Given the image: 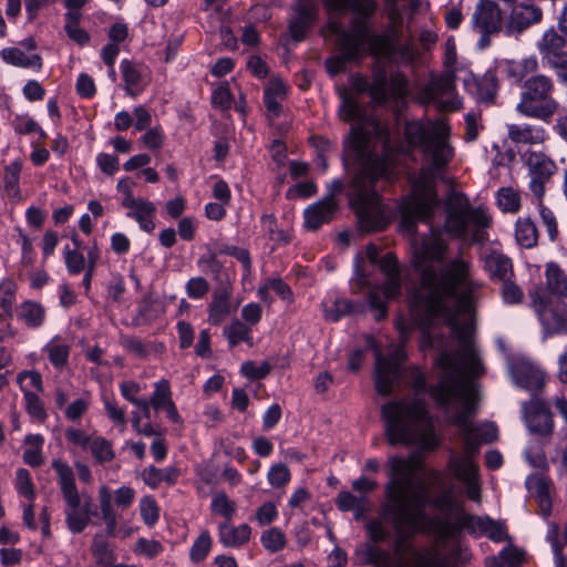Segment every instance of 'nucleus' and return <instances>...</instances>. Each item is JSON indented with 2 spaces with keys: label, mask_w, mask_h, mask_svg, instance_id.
Here are the masks:
<instances>
[{
  "label": "nucleus",
  "mask_w": 567,
  "mask_h": 567,
  "mask_svg": "<svg viewBox=\"0 0 567 567\" xmlns=\"http://www.w3.org/2000/svg\"><path fill=\"white\" fill-rule=\"evenodd\" d=\"M447 249L441 230L431 227V235L414 247L411 258L419 277L409 291L411 302L432 317H456L460 311H468L483 286L470 278V264L464 259L454 258L443 266Z\"/></svg>",
  "instance_id": "nucleus-1"
},
{
  "label": "nucleus",
  "mask_w": 567,
  "mask_h": 567,
  "mask_svg": "<svg viewBox=\"0 0 567 567\" xmlns=\"http://www.w3.org/2000/svg\"><path fill=\"white\" fill-rule=\"evenodd\" d=\"M344 143L355 153L360 166L349 193L358 225L365 233L383 230L388 220L378 184L398 178L396 153L390 134L379 125L374 127V136L362 126H352Z\"/></svg>",
  "instance_id": "nucleus-2"
},
{
  "label": "nucleus",
  "mask_w": 567,
  "mask_h": 567,
  "mask_svg": "<svg viewBox=\"0 0 567 567\" xmlns=\"http://www.w3.org/2000/svg\"><path fill=\"white\" fill-rule=\"evenodd\" d=\"M538 61L528 56L506 63V75L514 84L519 85V101L516 112L526 117L550 123L559 110L555 97V83L550 76L538 73Z\"/></svg>",
  "instance_id": "nucleus-3"
},
{
  "label": "nucleus",
  "mask_w": 567,
  "mask_h": 567,
  "mask_svg": "<svg viewBox=\"0 0 567 567\" xmlns=\"http://www.w3.org/2000/svg\"><path fill=\"white\" fill-rule=\"evenodd\" d=\"M381 417L390 445L420 444L427 451L439 446L432 427L423 429L431 417L422 399L389 401L381 406Z\"/></svg>",
  "instance_id": "nucleus-4"
},
{
  "label": "nucleus",
  "mask_w": 567,
  "mask_h": 567,
  "mask_svg": "<svg viewBox=\"0 0 567 567\" xmlns=\"http://www.w3.org/2000/svg\"><path fill=\"white\" fill-rule=\"evenodd\" d=\"M444 231L454 238L466 239L472 244L487 240L486 228L492 218L482 208H473L467 196L451 189L444 200Z\"/></svg>",
  "instance_id": "nucleus-5"
},
{
  "label": "nucleus",
  "mask_w": 567,
  "mask_h": 567,
  "mask_svg": "<svg viewBox=\"0 0 567 567\" xmlns=\"http://www.w3.org/2000/svg\"><path fill=\"white\" fill-rule=\"evenodd\" d=\"M52 468L58 474L59 486L66 505L65 524L72 534H80L90 524L91 516L96 515V511L93 509V499L90 495L81 497L73 470L69 464L61 460H53Z\"/></svg>",
  "instance_id": "nucleus-6"
},
{
  "label": "nucleus",
  "mask_w": 567,
  "mask_h": 567,
  "mask_svg": "<svg viewBox=\"0 0 567 567\" xmlns=\"http://www.w3.org/2000/svg\"><path fill=\"white\" fill-rule=\"evenodd\" d=\"M441 362L445 369L453 371L444 373L439 382L430 389H427L424 373L415 367L410 369L408 379L416 395L429 393L437 406L449 409L454 401L462 398L463 384L458 377L457 362L449 355H444Z\"/></svg>",
  "instance_id": "nucleus-7"
},
{
  "label": "nucleus",
  "mask_w": 567,
  "mask_h": 567,
  "mask_svg": "<svg viewBox=\"0 0 567 567\" xmlns=\"http://www.w3.org/2000/svg\"><path fill=\"white\" fill-rule=\"evenodd\" d=\"M328 11L351 12L350 29H344L338 23H331L332 33L349 34V38L355 39L367 45L373 41L372 18L378 10L377 0H323Z\"/></svg>",
  "instance_id": "nucleus-8"
},
{
  "label": "nucleus",
  "mask_w": 567,
  "mask_h": 567,
  "mask_svg": "<svg viewBox=\"0 0 567 567\" xmlns=\"http://www.w3.org/2000/svg\"><path fill=\"white\" fill-rule=\"evenodd\" d=\"M413 508L404 502V496H399L395 501H390L381 505L380 514L383 518H394L402 522L414 534H425L434 529L437 517H430L426 514L427 496L422 493H413L411 496Z\"/></svg>",
  "instance_id": "nucleus-9"
},
{
  "label": "nucleus",
  "mask_w": 567,
  "mask_h": 567,
  "mask_svg": "<svg viewBox=\"0 0 567 567\" xmlns=\"http://www.w3.org/2000/svg\"><path fill=\"white\" fill-rule=\"evenodd\" d=\"M385 280L383 286L373 287L367 295V305L370 310L374 311L377 321L384 319L388 315L386 301L395 299L401 295V274L396 257L393 252H386L382 256L378 264Z\"/></svg>",
  "instance_id": "nucleus-10"
},
{
  "label": "nucleus",
  "mask_w": 567,
  "mask_h": 567,
  "mask_svg": "<svg viewBox=\"0 0 567 567\" xmlns=\"http://www.w3.org/2000/svg\"><path fill=\"white\" fill-rule=\"evenodd\" d=\"M539 292H529L530 306L542 324L543 338L567 333V302L542 298Z\"/></svg>",
  "instance_id": "nucleus-11"
},
{
  "label": "nucleus",
  "mask_w": 567,
  "mask_h": 567,
  "mask_svg": "<svg viewBox=\"0 0 567 567\" xmlns=\"http://www.w3.org/2000/svg\"><path fill=\"white\" fill-rule=\"evenodd\" d=\"M408 358L403 346H395L386 355L375 352L374 385L382 396L392 393L395 384L403 377V363Z\"/></svg>",
  "instance_id": "nucleus-12"
},
{
  "label": "nucleus",
  "mask_w": 567,
  "mask_h": 567,
  "mask_svg": "<svg viewBox=\"0 0 567 567\" xmlns=\"http://www.w3.org/2000/svg\"><path fill=\"white\" fill-rule=\"evenodd\" d=\"M505 27L499 6L493 0H481L472 16L473 31L480 34L477 48L489 47L491 38L498 34Z\"/></svg>",
  "instance_id": "nucleus-13"
},
{
  "label": "nucleus",
  "mask_w": 567,
  "mask_h": 567,
  "mask_svg": "<svg viewBox=\"0 0 567 567\" xmlns=\"http://www.w3.org/2000/svg\"><path fill=\"white\" fill-rule=\"evenodd\" d=\"M440 206V198L434 188L425 187L416 196L400 207L401 224L414 231L417 221H429Z\"/></svg>",
  "instance_id": "nucleus-14"
},
{
  "label": "nucleus",
  "mask_w": 567,
  "mask_h": 567,
  "mask_svg": "<svg viewBox=\"0 0 567 567\" xmlns=\"http://www.w3.org/2000/svg\"><path fill=\"white\" fill-rule=\"evenodd\" d=\"M451 127L443 121L432 126V140L423 148V153L431 159L433 172L442 171L454 157V148L449 142Z\"/></svg>",
  "instance_id": "nucleus-15"
},
{
  "label": "nucleus",
  "mask_w": 567,
  "mask_h": 567,
  "mask_svg": "<svg viewBox=\"0 0 567 567\" xmlns=\"http://www.w3.org/2000/svg\"><path fill=\"white\" fill-rule=\"evenodd\" d=\"M524 158L530 177L528 185L529 190L536 199L544 198L545 185L556 173L557 166L555 162L543 152H526Z\"/></svg>",
  "instance_id": "nucleus-16"
},
{
  "label": "nucleus",
  "mask_w": 567,
  "mask_h": 567,
  "mask_svg": "<svg viewBox=\"0 0 567 567\" xmlns=\"http://www.w3.org/2000/svg\"><path fill=\"white\" fill-rule=\"evenodd\" d=\"M337 37V48L339 53L326 60L327 72L334 76L346 71L347 63L360 61L368 52V45L355 39L349 38V34L334 33Z\"/></svg>",
  "instance_id": "nucleus-17"
},
{
  "label": "nucleus",
  "mask_w": 567,
  "mask_h": 567,
  "mask_svg": "<svg viewBox=\"0 0 567 567\" xmlns=\"http://www.w3.org/2000/svg\"><path fill=\"white\" fill-rule=\"evenodd\" d=\"M508 372L513 383L536 395L545 385V373L532 361L525 358L508 360Z\"/></svg>",
  "instance_id": "nucleus-18"
},
{
  "label": "nucleus",
  "mask_w": 567,
  "mask_h": 567,
  "mask_svg": "<svg viewBox=\"0 0 567 567\" xmlns=\"http://www.w3.org/2000/svg\"><path fill=\"white\" fill-rule=\"evenodd\" d=\"M525 487L538 506V514L547 519L553 512V501L556 496L554 481L544 472L529 474L525 480Z\"/></svg>",
  "instance_id": "nucleus-19"
},
{
  "label": "nucleus",
  "mask_w": 567,
  "mask_h": 567,
  "mask_svg": "<svg viewBox=\"0 0 567 567\" xmlns=\"http://www.w3.org/2000/svg\"><path fill=\"white\" fill-rule=\"evenodd\" d=\"M523 417L532 433L543 436L554 431L553 414L545 401L533 395L529 401L522 404Z\"/></svg>",
  "instance_id": "nucleus-20"
},
{
  "label": "nucleus",
  "mask_w": 567,
  "mask_h": 567,
  "mask_svg": "<svg viewBox=\"0 0 567 567\" xmlns=\"http://www.w3.org/2000/svg\"><path fill=\"white\" fill-rule=\"evenodd\" d=\"M293 11L288 30L295 42H301L318 18V6L313 0H298Z\"/></svg>",
  "instance_id": "nucleus-21"
},
{
  "label": "nucleus",
  "mask_w": 567,
  "mask_h": 567,
  "mask_svg": "<svg viewBox=\"0 0 567 567\" xmlns=\"http://www.w3.org/2000/svg\"><path fill=\"white\" fill-rule=\"evenodd\" d=\"M529 292H539L542 298L565 300L567 298V274L555 261L545 266V285H537Z\"/></svg>",
  "instance_id": "nucleus-22"
},
{
  "label": "nucleus",
  "mask_w": 567,
  "mask_h": 567,
  "mask_svg": "<svg viewBox=\"0 0 567 567\" xmlns=\"http://www.w3.org/2000/svg\"><path fill=\"white\" fill-rule=\"evenodd\" d=\"M390 480L384 486L386 502L395 501L403 495L410 482L412 466L410 461L401 456H391L388 461Z\"/></svg>",
  "instance_id": "nucleus-23"
},
{
  "label": "nucleus",
  "mask_w": 567,
  "mask_h": 567,
  "mask_svg": "<svg viewBox=\"0 0 567 567\" xmlns=\"http://www.w3.org/2000/svg\"><path fill=\"white\" fill-rule=\"evenodd\" d=\"M543 11L539 7L520 2L512 8L511 14L505 22L507 35L520 34L530 25L540 22Z\"/></svg>",
  "instance_id": "nucleus-24"
},
{
  "label": "nucleus",
  "mask_w": 567,
  "mask_h": 567,
  "mask_svg": "<svg viewBox=\"0 0 567 567\" xmlns=\"http://www.w3.org/2000/svg\"><path fill=\"white\" fill-rule=\"evenodd\" d=\"M368 50L373 55L396 54L404 64L413 63L417 56V51L411 44L395 45L386 34H373Z\"/></svg>",
  "instance_id": "nucleus-25"
},
{
  "label": "nucleus",
  "mask_w": 567,
  "mask_h": 567,
  "mask_svg": "<svg viewBox=\"0 0 567 567\" xmlns=\"http://www.w3.org/2000/svg\"><path fill=\"white\" fill-rule=\"evenodd\" d=\"M122 206L128 209L126 216L136 220L142 230L152 233L155 229L154 216L156 214V206L154 203L137 197V199L127 198L122 200Z\"/></svg>",
  "instance_id": "nucleus-26"
},
{
  "label": "nucleus",
  "mask_w": 567,
  "mask_h": 567,
  "mask_svg": "<svg viewBox=\"0 0 567 567\" xmlns=\"http://www.w3.org/2000/svg\"><path fill=\"white\" fill-rule=\"evenodd\" d=\"M447 466L456 478L464 481L468 485V497L472 501H478L477 466L466 458L455 457L454 455L450 457Z\"/></svg>",
  "instance_id": "nucleus-27"
},
{
  "label": "nucleus",
  "mask_w": 567,
  "mask_h": 567,
  "mask_svg": "<svg viewBox=\"0 0 567 567\" xmlns=\"http://www.w3.org/2000/svg\"><path fill=\"white\" fill-rule=\"evenodd\" d=\"M337 203L331 197L321 200L305 209V224L308 229L318 230L323 224L330 223L337 212Z\"/></svg>",
  "instance_id": "nucleus-28"
},
{
  "label": "nucleus",
  "mask_w": 567,
  "mask_h": 567,
  "mask_svg": "<svg viewBox=\"0 0 567 567\" xmlns=\"http://www.w3.org/2000/svg\"><path fill=\"white\" fill-rule=\"evenodd\" d=\"M484 269L494 282H502L514 277L512 259L497 250H492L484 257Z\"/></svg>",
  "instance_id": "nucleus-29"
},
{
  "label": "nucleus",
  "mask_w": 567,
  "mask_h": 567,
  "mask_svg": "<svg viewBox=\"0 0 567 567\" xmlns=\"http://www.w3.org/2000/svg\"><path fill=\"white\" fill-rule=\"evenodd\" d=\"M434 530H436L443 539L457 538L463 530L475 534V516L462 512L457 515L456 522L439 518Z\"/></svg>",
  "instance_id": "nucleus-30"
},
{
  "label": "nucleus",
  "mask_w": 567,
  "mask_h": 567,
  "mask_svg": "<svg viewBox=\"0 0 567 567\" xmlns=\"http://www.w3.org/2000/svg\"><path fill=\"white\" fill-rule=\"evenodd\" d=\"M250 535L251 528L248 524H241L239 526H233L228 522L218 524L219 542L225 547H240L250 539Z\"/></svg>",
  "instance_id": "nucleus-31"
},
{
  "label": "nucleus",
  "mask_w": 567,
  "mask_h": 567,
  "mask_svg": "<svg viewBox=\"0 0 567 567\" xmlns=\"http://www.w3.org/2000/svg\"><path fill=\"white\" fill-rule=\"evenodd\" d=\"M231 288L221 286L213 295V301L208 307V321L213 326H219L230 313L229 298Z\"/></svg>",
  "instance_id": "nucleus-32"
},
{
  "label": "nucleus",
  "mask_w": 567,
  "mask_h": 567,
  "mask_svg": "<svg viewBox=\"0 0 567 567\" xmlns=\"http://www.w3.org/2000/svg\"><path fill=\"white\" fill-rule=\"evenodd\" d=\"M365 311V303L351 301L346 298H337L330 307L324 308V318L328 321L337 322L341 318L351 315H361Z\"/></svg>",
  "instance_id": "nucleus-33"
},
{
  "label": "nucleus",
  "mask_w": 567,
  "mask_h": 567,
  "mask_svg": "<svg viewBox=\"0 0 567 567\" xmlns=\"http://www.w3.org/2000/svg\"><path fill=\"white\" fill-rule=\"evenodd\" d=\"M539 231L529 217H519L515 223V240L522 247L530 249L537 246Z\"/></svg>",
  "instance_id": "nucleus-34"
},
{
  "label": "nucleus",
  "mask_w": 567,
  "mask_h": 567,
  "mask_svg": "<svg viewBox=\"0 0 567 567\" xmlns=\"http://www.w3.org/2000/svg\"><path fill=\"white\" fill-rule=\"evenodd\" d=\"M102 519L106 526V534L109 536H115L117 527V514L112 505V492L106 485H102L99 488L97 494Z\"/></svg>",
  "instance_id": "nucleus-35"
},
{
  "label": "nucleus",
  "mask_w": 567,
  "mask_h": 567,
  "mask_svg": "<svg viewBox=\"0 0 567 567\" xmlns=\"http://www.w3.org/2000/svg\"><path fill=\"white\" fill-rule=\"evenodd\" d=\"M455 78L454 71L449 70L432 79L424 91L427 99L435 101L441 96L452 95L455 91Z\"/></svg>",
  "instance_id": "nucleus-36"
},
{
  "label": "nucleus",
  "mask_w": 567,
  "mask_h": 567,
  "mask_svg": "<svg viewBox=\"0 0 567 567\" xmlns=\"http://www.w3.org/2000/svg\"><path fill=\"white\" fill-rule=\"evenodd\" d=\"M566 39L558 34L554 29L546 31L538 43L539 53L543 63L560 53H565Z\"/></svg>",
  "instance_id": "nucleus-37"
},
{
  "label": "nucleus",
  "mask_w": 567,
  "mask_h": 567,
  "mask_svg": "<svg viewBox=\"0 0 567 567\" xmlns=\"http://www.w3.org/2000/svg\"><path fill=\"white\" fill-rule=\"evenodd\" d=\"M1 59L10 65L18 68H34L40 70L42 68V58L39 54L27 56L24 52L18 48H4L0 52Z\"/></svg>",
  "instance_id": "nucleus-38"
},
{
  "label": "nucleus",
  "mask_w": 567,
  "mask_h": 567,
  "mask_svg": "<svg viewBox=\"0 0 567 567\" xmlns=\"http://www.w3.org/2000/svg\"><path fill=\"white\" fill-rule=\"evenodd\" d=\"M179 476V471L176 467L158 468L150 465L143 472V481L151 488H157L162 482L175 484Z\"/></svg>",
  "instance_id": "nucleus-39"
},
{
  "label": "nucleus",
  "mask_w": 567,
  "mask_h": 567,
  "mask_svg": "<svg viewBox=\"0 0 567 567\" xmlns=\"http://www.w3.org/2000/svg\"><path fill=\"white\" fill-rule=\"evenodd\" d=\"M404 136L412 148H424L432 140V128H426L419 121L406 122L404 126Z\"/></svg>",
  "instance_id": "nucleus-40"
},
{
  "label": "nucleus",
  "mask_w": 567,
  "mask_h": 567,
  "mask_svg": "<svg viewBox=\"0 0 567 567\" xmlns=\"http://www.w3.org/2000/svg\"><path fill=\"white\" fill-rule=\"evenodd\" d=\"M453 328L455 331L460 332V341L467 369L474 377H480L484 371V367L473 342L460 331L461 328L457 323H455Z\"/></svg>",
  "instance_id": "nucleus-41"
},
{
  "label": "nucleus",
  "mask_w": 567,
  "mask_h": 567,
  "mask_svg": "<svg viewBox=\"0 0 567 567\" xmlns=\"http://www.w3.org/2000/svg\"><path fill=\"white\" fill-rule=\"evenodd\" d=\"M370 97L377 104H383L389 99V76L384 68H377L372 72Z\"/></svg>",
  "instance_id": "nucleus-42"
},
{
  "label": "nucleus",
  "mask_w": 567,
  "mask_h": 567,
  "mask_svg": "<svg viewBox=\"0 0 567 567\" xmlns=\"http://www.w3.org/2000/svg\"><path fill=\"white\" fill-rule=\"evenodd\" d=\"M336 505L342 512H354L355 519H359L368 509L369 502L364 496H355L348 491H342L336 498Z\"/></svg>",
  "instance_id": "nucleus-43"
},
{
  "label": "nucleus",
  "mask_w": 567,
  "mask_h": 567,
  "mask_svg": "<svg viewBox=\"0 0 567 567\" xmlns=\"http://www.w3.org/2000/svg\"><path fill=\"white\" fill-rule=\"evenodd\" d=\"M508 137L514 143L535 144L544 140V130L532 125H508Z\"/></svg>",
  "instance_id": "nucleus-44"
},
{
  "label": "nucleus",
  "mask_w": 567,
  "mask_h": 567,
  "mask_svg": "<svg viewBox=\"0 0 567 567\" xmlns=\"http://www.w3.org/2000/svg\"><path fill=\"white\" fill-rule=\"evenodd\" d=\"M460 402H463L462 409H460L450 419V422L457 427L462 432H468L472 430L473 425L471 424L470 420L474 414V403L465 396V392L463 391L462 398L454 401L453 405L449 409H444L445 411H449L451 409H454Z\"/></svg>",
  "instance_id": "nucleus-45"
},
{
  "label": "nucleus",
  "mask_w": 567,
  "mask_h": 567,
  "mask_svg": "<svg viewBox=\"0 0 567 567\" xmlns=\"http://www.w3.org/2000/svg\"><path fill=\"white\" fill-rule=\"evenodd\" d=\"M121 71L126 94L135 97L137 95L135 89L142 83V66L125 59L121 62Z\"/></svg>",
  "instance_id": "nucleus-46"
},
{
  "label": "nucleus",
  "mask_w": 567,
  "mask_h": 567,
  "mask_svg": "<svg viewBox=\"0 0 567 567\" xmlns=\"http://www.w3.org/2000/svg\"><path fill=\"white\" fill-rule=\"evenodd\" d=\"M477 95L482 102L492 103L498 91V79L495 71L488 70L477 81Z\"/></svg>",
  "instance_id": "nucleus-47"
},
{
  "label": "nucleus",
  "mask_w": 567,
  "mask_h": 567,
  "mask_svg": "<svg viewBox=\"0 0 567 567\" xmlns=\"http://www.w3.org/2000/svg\"><path fill=\"white\" fill-rule=\"evenodd\" d=\"M560 527L556 522H549L547 524V533L545 539L549 543L554 557V565L557 567L564 566V547L565 543L559 539Z\"/></svg>",
  "instance_id": "nucleus-48"
},
{
  "label": "nucleus",
  "mask_w": 567,
  "mask_h": 567,
  "mask_svg": "<svg viewBox=\"0 0 567 567\" xmlns=\"http://www.w3.org/2000/svg\"><path fill=\"white\" fill-rule=\"evenodd\" d=\"M477 529L495 543L503 542L507 538L504 526L488 516H475V532Z\"/></svg>",
  "instance_id": "nucleus-49"
},
{
  "label": "nucleus",
  "mask_w": 567,
  "mask_h": 567,
  "mask_svg": "<svg viewBox=\"0 0 567 567\" xmlns=\"http://www.w3.org/2000/svg\"><path fill=\"white\" fill-rule=\"evenodd\" d=\"M385 522L390 523L396 534V537L393 542V551L398 557H403L406 551V544L413 539L416 535L413 530H410L402 522L394 518H383Z\"/></svg>",
  "instance_id": "nucleus-50"
},
{
  "label": "nucleus",
  "mask_w": 567,
  "mask_h": 567,
  "mask_svg": "<svg viewBox=\"0 0 567 567\" xmlns=\"http://www.w3.org/2000/svg\"><path fill=\"white\" fill-rule=\"evenodd\" d=\"M497 205L504 213L515 214L520 209L519 192L513 187H502L496 194Z\"/></svg>",
  "instance_id": "nucleus-51"
},
{
  "label": "nucleus",
  "mask_w": 567,
  "mask_h": 567,
  "mask_svg": "<svg viewBox=\"0 0 567 567\" xmlns=\"http://www.w3.org/2000/svg\"><path fill=\"white\" fill-rule=\"evenodd\" d=\"M22 169V161L16 159L9 165L4 167V188L8 192L9 196L13 198L20 197V174Z\"/></svg>",
  "instance_id": "nucleus-52"
},
{
  "label": "nucleus",
  "mask_w": 567,
  "mask_h": 567,
  "mask_svg": "<svg viewBox=\"0 0 567 567\" xmlns=\"http://www.w3.org/2000/svg\"><path fill=\"white\" fill-rule=\"evenodd\" d=\"M91 550L97 567H112L115 561L113 549L99 535L94 537Z\"/></svg>",
  "instance_id": "nucleus-53"
},
{
  "label": "nucleus",
  "mask_w": 567,
  "mask_h": 567,
  "mask_svg": "<svg viewBox=\"0 0 567 567\" xmlns=\"http://www.w3.org/2000/svg\"><path fill=\"white\" fill-rule=\"evenodd\" d=\"M251 329L240 320H234L230 326L224 328V336L227 338L230 347H236L241 341L252 344L250 336Z\"/></svg>",
  "instance_id": "nucleus-54"
},
{
  "label": "nucleus",
  "mask_w": 567,
  "mask_h": 567,
  "mask_svg": "<svg viewBox=\"0 0 567 567\" xmlns=\"http://www.w3.org/2000/svg\"><path fill=\"white\" fill-rule=\"evenodd\" d=\"M19 317L28 327L38 328L43 323L44 309L38 302L25 301L21 306Z\"/></svg>",
  "instance_id": "nucleus-55"
},
{
  "label": "nucleus",
  "mask_w": 567,
  "mask_h": 567,
  "mask_svg": "<svg viewBox=\"0 0 567 567\" xmlns=\"http://www.w3.org/2000/svg\"><path fill=\"white\" fill-rule=\"evenodd\" d=\"M213 540L208 530H204L194 540L189 549V559L194 564H200L208 556Z\"/></svg>",
  "instance_id": "nucleus-56"
},
{
  "label": "nucleus",
  "mask_w": 567,
  "mask_h": 567,
  "mask_svg": "<svg viewBox=\"0 0 567 567\" xmlns=\"http://www.w3.org/2000/svg\"><path fill=\"white\" fill-rule=\"evenodd\" d=\"M260 542L265 549L271 554L282 550L287 545L286 535L278 527L264 530Z\"/></svg>",
  "instance_id": "nucleus-57"
},
{
  "label": "nucleus",
  "mask_w": 567,
  "mask_h": 567,
  "mask_svg": "<svg viewBox=\"0 0 567 567\" xmlns=\"http://www.w3.org/2000/svg\"><path fill=\"white\" fill-rule=\"evenodd\" d=\"M210 509L213 513L223 516L226 520H230L237 509L236 503L226 495V493L220 492L213 497Z\"/></svg>",
  "instance_id": "nucleus-58"
},
{
  "label": "nucleus",
  "mask_w": 567,
  "mask_h": 567,
  "mask_svg": "<svg viewBox=\"0 0 567 567\" xmlns=\"http://www.w3.org/2000/svg\"><path fill=\"white\" fill-rule=\"evenodd\" d=\"M90 449L93 457L100 464L111 462L115 457L111 442L102 436L95 437L91 442Z\"/></svg>",
  "instance_id": "nucleus-59"
},
{
  "label": "nucleus",
  "mask_w": 567,
  "mask_h": 567,
  "mask_svg": "<svg viewBox=\"0 0 567 567\" xmlns=\"http://www.w3.org/2000/svg\"><path fill=\"white\" fill-rule=\"evenodd\" d=\"M499 293L505 305H518L524 300L523 289L513 280L508 278L501 282Z\"/></svg>",
  "instance_id": "nucleus-60"
},
{
  "label": "nucleus",
  "mask_w": 567,
  "mask_h": 567,
  "mask_svg": "<svg viewBox=\"0 0 567 567\" xmlns=\"http://www.w3.org/2000/svg\"><path fill=\"white\" fill-rule=\"evenodd\" d=\"M154 392L150 399L152 408L156 411L162 410L169 401H172V391L169 382L166 379H162L155 383Z\"/></svg>",
  "instance_id": "nucleus-61"
},
{
  "label": "nucleus",
  "mask_w": 567,
  "mask_h": 567,
  "mask_svg": "<svg viewBox=\"0 0 567 567\" xmlns=\"http://www.w3.org/2000/svg\"><path fill=\"white\" fill-rule=\"evenodd\" d=\"M63 257L69 274L79 275L85 269V257L82 251L71 249L66 245L63 249Z\"/></svg>",
  "instance_id": "nucleus-62"
},
{
  "label": "nucleus",
  "mask_w": 567,
  "mask_h": 567,
  "mask_svg": "<svg viewBox=\"0 0 567 567\" xmlns=\"http://www.w3.org/2000/svg\"><path fill=\"white\" fill-rule=\"evenodd\" d=\"M261 226L268 234L269 238L276 243L288 244L290 238L287 233L279 229L277 226V219L272 214H266L261 217Z\"/></svg>",
  "instance_id": "nucleus-63"
},
{
  "label": "nucleus",
  "mask_w": 567,
  "mask_h": 567,
  "mask_svg": "<svg viewBox=\"0 0 567 567\" xmlns=\"http://www.w3.org/2000/svg\"><path fill=\"white\" fill-rule=\"evenodd\" d=\"M141 517L145 525L153 526L159 518V508L154 497L145 496L140 504Z\"/></svg>",
  "instance_id": "nucleus-64"
}]
</instances>
